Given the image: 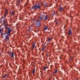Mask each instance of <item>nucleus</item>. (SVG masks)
<instances>
[{"instance_id": "6e6552de", "label": "nucleus", "mask_w": 80, "mask_h": 80, "mask_svg": "<svg viewBox=\"0 0 80 80\" xmlns=\"http://www.w3.org/2000/svg\"><path fill=\"white\" fill-rule=\"evenodd\" d=\"M37 21V25H38V24H40V21H39V20H38V19H37V20H36Z\"/></svg>"}, {"instance_id": "ddd939ff", "label": "nucleus", "mask_w": 80, "mask_h": 80, "mask_svg": "<svg viewBox=\"0 0 80 80\" xmlns=\"http://www.w3.org/2000/svg\"><path fill=\"white\" fill-rule=\"evenodd\" d=\"M35 69H33V71H32V73H33V75H34V74H35Z\"/></svg>"}, {"instance_id": "f257e3e1", "label": "nucleus", "mask_w": 80, "mask_h": 80, "mask_svg": "<svg viewBox=\"0 0 80 80\" xmlns=\"http://www.w3.org/2000/svg\"><path fill=\"white\" fill-rule=\"evenodd\" d=\"M41 7V5L36 4L34 6H32V9H34V8H35V9H38V8H40Z\"/></svg>"}, {"instance_id": "20e7f679", "label": "nucleus", "mask_w": 80, "mask_h": 80, "mask_svg": "<svg viewBox=\"0 0 80 80\" xmlns=\"http://www.w3.org/2000/svg\"><path fill=\"white\" fill-rule=\"evenodd\" d=\"M64 10V8H62V7H60L59 9L58 10V11L61 12L62 11H63Z\"/></svg>"}, {"instance_id": "412c9836", "label": "nucleus", "mask_w": 80, "mask_h": 80, "mask_svg": "<svg viewBox=\"0 0 80 80\" xmlns=\"http://www.w3.org/2000/svg\"><path fill=\"white\" fill-rule=\"evenodd\" d=\"M8 54L9 55H11V53H10V52H8Z\"/></svg>"}, {"instance_id": "9d476101", "label": "nucleus", "mask_w": 80, "mask_h": 80, "mask_svg": "<svg viewBox=\"0 0 80 80\" xmlns=\"http://www.w3.org/2000/svg\"><path fill=\"white\" fill-rule=\"evenodd\" d=\"M8 13V10H6L5 15L4 16V17H5L6 16V15H7V13Z\"/></svg>"}, {"instance_id": "6ab92c4d", "label": "nucleus", "mask_w": 80, "mask_h": 80, "mask_svg": "<svg viewBox=\"0 0 80 80\" xmlns=\"http://www.w3.org/2000/svg\"><path fill=\"white\" fill-rule=\"evenodd\" d=\"M45 69H47V68L46 67H45L44 68V70H45Z\"/></svg>"}, {"instance_id": "9b49d317", "label": "nucleus", "mask_w": 80, "mask_h": 80, "mask_svg": "<svg viewBox=\"0 0 80 80\" xmlns=\"http://www.w3.org/2000/svg\"><path fill=\"white\" fill-rule=\"evenodd\" d=\"M38 20L39 21H41V20H42V18H39Z\"/></svg>"}, {"instance_id": "dca6fc26", "label": "nucleus", "mask_w": 80, "mask_h": 80, "mask_svg": "<svg viewBox=\"0 0 80 80\" xmlns=\"http://www.w3.org/2000/svg\"><path fill=\"white\" fill-rule=\"evenodd\" d=\"M6 75H4V76H2V78H7V76H5Z\"/></svg>"}, {"instance_id": "5701e85b", "label": "nucleus", "mask_w": 80, "mask_h": 80, "mask_svg": "<svg viewBox=\"0 0 80 80\" xmlns=\"http://www.w3.org/2000/svg\"><path fill=\"white\" fill-rule=\"evenodd\" d=\"M8 74H6V77H7H7H8Z\"/></svg>"}, {"instance_id": "aec40b11", "label": "nucleus", "mask_w": 80, "mask_h": 80, "mask_svg": "<svg viewBox=\"0 0 80 80\" xmlns=\"http://www.w3.org/2000/svg\"><path fill=\"white\" fill-rule=\"evenodd\" d=\"M3 33L2 32V33H1V35L2 36L3 35Z\"/></svg>"}, {"instance_id": "bb28decb", "label": "nucleus", "mask_w": 80, "mask_h": 80, "mask_svg": "<svg viewBox=\"0 0 80 80\" xmlns=\"http://www.w3.org/2000/svg\"><path fill=\"white\" fill-rule=\"evenodd\" d=\"M69 62H70V60H69Z\"/></svg>"}, {"instance_id": "7ed1b4c3", "label": "nucleus", "mask_w": 80, "mask_h": 80, "mask_svg": "<svg viewBox=\"0 0 80 80\" xmlns=\"http://www.w3.org/2000/svg\"><path fill=\"white\" fill-rule=\"evenodd\" d=\"M9 36H6L5 39V42H7V40L9 41Z\"/></svg>"}, {"instance_id": "f3484780", "label": "nucleus", "mask_w": 80, "mask_h": 80, "mask_svg": "<svg viewBox=\"0 0 80 80\" xmlns=\"http://www.w3.org/2000/svg\"><path fill=\"white\" fill-rule=\"evenodd\" d=\"M1 32H2V29H0V33H1Z\"/></svg>"}, {"instance_id": "cd10ccee", "label": "nucleus", "mask_w": 80, "mask_h": 80, "mask_svg": "<svg viewBox=\"0 0 80 80\" xmlns=\"http://www.w3.org/2000/svg\"><path fill=\"white\" fill-rule=\"evenodd\" d=\"M2 18H3V17H2Z\"/></svg>"}, {"instance_id": "4be33fe9", "label": "nucleus", "mask_w": 80, "mask_h": 80, "mask_svg": "<svg viewBox=\"0 0 80 80\" xmlns=\"http://www.w3.org/2000/svg\"><path fill=\"white\" fill-rule=\"evenodd\" d=\"M57 70H55L54 73H57Z\"/></svg>"}, {"instance_id": "a878e982", "label": "nucleus", "mask_w": 80, "mask_h": 80, "mask_svg": "<svg viewBox=\"0 0 80 80\" xmlns=\"http://www.w3.org/2000/svg\"><path fill=\"white\" fill-rule=\"evenodd\" d=\"M33 48H31V50H33V49H32Z\"/></svg>"}, {"instance_id": "f8f14e48", "label": "nucleus", "mask_w": 80, "mask_h": 80, "mask_svg": "<svg viewBox=\"0 0 80 80\" xmlns=\"http://www.w3.org/2000/svg\"><path fill=\"white\" fill-rule=\"evenodd\" d=\"M47 28H48V27H45L44 28V30H46L47 29Z\"/></svg>"}, {"instance_id": "a211bd4d", "label": "nucleus", "mask_w": 80, "mask_h": 80, "mask_svg": "<svg viewBox=\"0 0 80 80\" xmlns=\"http://www.w3.org/2000/svg\"><path fill=\"white\" fill-rule=\"evenodd\" d=\"M52 38H48V40H49V41H50V40H52Z\"/></svg>"}, {"instance_id": "b1692460", "label": "nucleus", "mask_w": 80, "mask_h": 80, "mask_svg": "<svg viewBox=\"0 0 80 80\" xmlns=\"http://www.w3.org/2000/svg\"><path fill=\"white\" fill-rule=\"evenodd\" d=\"M52 65H51V68H52Z\"/></svg>"}, {"instance_id": "423d86ee", "label": "nucleus", "mask_w": 80, "mask_h": 80, "mask_svg": "<svg viewBox=\"0 0 80 80\" xmlns=\"http://www.w3.org/2000/svg\"><path fill=\"white\" fill-rule=\"evenodd\" d=\"M17 4L20 6V0H18L17 2Z\"/></svg>"}, {"instance_id": "0eeeda50", "label": "nucleus", "mask_w": 80, "mask_h": 80, "mask_svg": "<svg viewBox=\"0 0 80 80\" xmlns=\"http://www.w3.org/2000/svg\"><path fill=\"white\" fill-rule=\"evenodd\" d=\"M72 34V31H71V30H69V31L68 35H71Z\"/></svg>"}, {"instance_id": "39448f33", "label": "nucleus", "mask_w": 80, "mask_h": 80, "mask_svg": "<svg viewBox=\"0 0 80 80\" xmlns=\"http://www.w3.org/2000/svg\"><path fill=\"white\" fill-rule=\"evenodd\" d=\"M10 56H11V57H12V58L14 57V53H13V52H12L11 53Z\"/></svg>"}, {"instance_id": "2eb2a0df", "label": "nucleus", "mask_w": 80, "mask_h": 80, "mask_svg": "<svg viewBox=\"0 0 80 80\" xmlns=\"http://www.w3.org/2000/svg\"><path fill=\"white\" fill-rule=\"evenodd\" d=\"M47 15L45 16V18H44V20H47Z\"/></svg>"}, {"instance_id": "1a4fd4ad", "label": "nucleus", "mask_w": 80, "mask_h": 80, "mask_svg": "<svg viewBox=\"0 0 80 80\" xmlns=\"http://www.w3.org/2000/svg\"><path fill=\"white\" fill-rule=\"evenodd\" d=\"M35 42H33V44L32 45V49H33V48H34L35 47Z\"/></svg>"}, {"instance_id": "4468645a", "label": "nucleus", "mask_w": 80, "mask_h": 80, "mask_svg": "<svg viewBox=\"0 0 80 80\" xmlns=\"http://www.w3.org/2000/svg\"><path fill=\"white\" fill-rule=\"evenodd\" d=\"M14 13H15V12H14V11H12V12L11 15H14Z\"/></svg>"}, {"instance_id": "f03ea898", "label": "nucleus", "mask_w": 80, "mask_h": 80, "mask_svg": "<svg viewBox=\"0 0 80 80\" xmlns=\"http://www.w3.org/2000/svg\"><path fill=\"white\" fill-rule=\"evenodd\" d=\"M12 32V30L9 29H8V32L7 33V36H10V32Z\"/></svg>"}, {"instance_id": "393cba45", "label": "nucleus", "mask_w": 80, "mask_h": 80, "mask_svg": "<svg viewBox=\"0 0 80 80\" xmlns=\"http://www.w3.org/2000/svg\"><path fill=\"white\" fill-rule=\"evenodd\" d=\"M6 75H7V74H5V77H7Z\"/></svg>"}]
</instances>
